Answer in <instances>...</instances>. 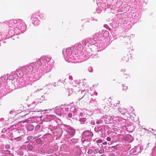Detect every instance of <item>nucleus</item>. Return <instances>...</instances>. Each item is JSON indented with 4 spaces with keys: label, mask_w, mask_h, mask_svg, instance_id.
I'll return each instance as SVG.
<instances>
[{
    "label": "nucleus",
    "mask_w": 156,
    "mask_h": 156,
    "mask_svg": "<svg viewBox=\"0 0 156 156\" xmlns=\"http://www.w3.org/2000/svg\"><path fill=\"white\" fill-rule=\"evenodd\" d=\"M62 128L67 133V134L66 135V138H70L74 135L75 130L71 128L69 125H63L62 126Z\"/></svg>",
    "instance_id": "nucleus-1"
},
{
    "label": "nucleus",
    "mask_w": 156,
    "mask_h": 156,
    "mask_svg": "<svg viewBox=\"0 0 156 156\" xmlns=\"http://www.w3.org/2000/svg\"><path fill=\"white\" fill-rule=\"evenodd\" d=\"M77 112L76 115L81 118L86 117L89 112V111L86 109H83L82 110L80 108H79Z\"/></svg>",
    "instance_id": "nucleus-2"
},
{
    "label": "nucleus",
    "mask_w": 156,
    "mask_h": 156,
    "mask_svg": "<svg viewBox=\"0 0 156 156\" xmlns=\"http://www.w3.org/2000/svg\"><path fill=\"white\" fill-rule=\"evenodd\" d=\"M93 133L89 131H84L82 134V137L83 138L91 139V138L93 136Z\"/></svg>",
    "instance_id": "nucleus-3"
},
{
    "label": "nucleus",
    "mask_w": 156,
    "mask_h": 156,
    "mask_svg": "<svg viewBox=\"0 0 156 156\" xmlns=\"http://www.w3.org/2000/svg\"><path fill=\"white\" fill-rule=\"evenodd\" d=\"M91 140V139H87L82 138L81 140L82 141L83 145L85 147H89L90 144V141Z\"/></svg>",
    "instance_id": "nucleus-4"
},
{
    "label": "nucleus",
    "mask_w": 156,
    "mask_h": 156,
    "mask_svg": "<svg viewBox=\"0 0 156 156\" xmlns=\"http://www.w3.org/2000/svg\"><path fill=\"white\" fill-rule=\"evenodd\" d=\"M79 108H77V107L73 106L70 108V111L71 112L73 113V115H76L78 110Z\"/></svg>",
    "instance_id": "nucleus-5"
},
{
    "label": "nucleus",
    "mask_w": 156,
    "mask_h": 156,
    "mask_svg": "<svg viewBox=\"0 0 156 156\" xmlns=\"http://www.w3.org/2000/svg\"><path fill=\"white\" fill-rule=\"evenodd\" d=\"M112 119V117L109 116L105 115V116L102 117V119L103 120L104 122L106 123H108V122Z\"/></svg>",
    "instance_id": "nucleus-6"
},
{
    "label": "nucleus",
    "mask_w": 156,
    "mask_h": 156,
    "mask_svg": "<svg viewBox=\"0 0 156 156\" xmlns=\"http://www.w3.org/2000/svg\"><path fill=\"white\" fill-rule=\"evenodd\" d=\"M73 152L76 155H78L80 154L81 153L80 148L79 147H75L73 150Z\"/></svg>",
    "instance_id": "nucleus-7"
},
{
    "label": "nucleus",
    "mask_w": 156,
    "mask_h": 156,
    "mask_svg": "<svg viewBox=\"0 0 156 156\" xmlns=\"http://www.w3.org/2000/svg\"><path fill=\"white\" fill-rule=\"evenodd\" d=\"M119 112L122 114H125L127 112V110L124 107H120L118 108Z\"/></svg>",
    "instance_id": "nucleus-8"
},
{
    "label": "nucleus",
    "mask_w": 156,
    "mask_h": 156,
    "mask_svg": "<svg viewBox=\"0 0 156 156\" xmlns=\"http://www.w3.org/2000/svg\"><path fill=\"white\" fill-rule=\"evenodd\" d=\"M26 70L30 73H31L33 71V68L30 65H27L25 67Z\"/></svg>",
    "instance_id": "nucleus-9"
},
{
    "label": "nucleus",
    "mask_w": 156,
    "mask_h": 156,
    "mask_svg": "<svg viewBox=\"0 0 156 156\" xmlns=\"http://www.w3.org/2000/svg\"><path fill=\"white\" fill-rule=\"evenodd\" d=\"M16 74L18 76L22 77L23 76V73L21 70H19L16 72Z\"/></svg>",
    "instance_id": "nucleus-10"
},
{
    "label": "nucleus",
    "mask_w": 156,
    "mask_h": 156,
    "mask_svg": "<svg viewBox=\"0 0 156 156\" xmlns=\"http://www.w3.org/2000/svg\"><path fill=\"white\" fill-rule=\"evenodd\" d=\"M98 151H99V149L98 148L94 149L93 151V153L94 154H92L91 156H95L94 154L98 153Z\"/></svg>",
    "instance_id": "nucleus-11"
},
{
    "label": "nucleus",
    "mask_w": 156,
    "mask_h": 156,
    "mask_svg": "<svg viewBox=\"0 0 156 156\" xmlns=\"http://www.w3.org/2000/svg\"><path fill=\"white\" fill-rule=\"evenodd\" d=\"M79 121L81 124H83L86 122V119L85 118H81L79 119Z\"/></svg>",
    "instance_id": "nucleus-12"
},
{
    "label": "nucleus",
    "mask_w": 156,
    "mask_h": 156,
    "mask_svg": "<svg viewBox=\"0 0 156 156\" xmlns=\"http://www.w3.org/2000/svg\"><path fill=\"white\" fill-rule=\"evenodd\" d=\"M27 147L28 150L30 151H32L33 148V146L32 145L29 144L27 145Z\"/></svg>",
    "instance_id": "nucleus-13"
},
{
    "label": "nucleus",
    "mask_w": 156,
    "mask_h": 156,
    "mask_svg": "<svg viewBox=\"0 0 156 156\" xmlns=\"http://www.w3.org/2000/svg\"><path fill=\"white\" fill-rule=\"evenodd\" d=\"M51 59V57L50 56H46L45 58L44 59V60H45L46 61H47L48 62H49Z\"/></svg>",
    "instance_id": "nucleus-14"
},
{
    "label": "nucleus",
    "mask_w": 156,
    "mask_h": 156,
    "mask_svg": "<svg viewBox=\"0 0 156 156\" xmlns=\"http://www.w3.org/2000/svg\"><path fill=\"white\" fill-rule=\"evenodd\" d=\"M103 122H104V120L102 119V118L101 119L97 120L96 121V123L98 124H99L102 123Z\"/></svg>",
    "instance_id": "nucleus-15"
},
{
    "label": "nucleus",
    "mask_w": 156,
    "mask_h": 156,
    "mask_svg": "<svg viewBox=\"0 0 156 156\" xmlns=\"http://www.w3.org/2000/svg\"><path fill=\"white\" fill-rule=\"evenodd\" d=\"M88 42V39H85L83 41L82 44L83 45H86V44Z\"/></svg>",
    "instance_id": "nucleus-16"
},
{
    "label": "nucleus",
    "mask_w": 156,
    "mask_h": 156,
    "mask_svg": "<svg viewBox=\"0 0 156 156\" xmlns=\"http://www.w3.org/2000/svg\"><path fill=\"white\" fill-rule=\"evenodd\" d=\"M22 139V138L21 136H19L16 138H14V140L16 141H19L20 140Z\"/></svg>",
    "instance_id": "nucleus-17"
},
{
    "label": "nucleus",
    "mask_w": 156,
    "mask_h": 156,
    "mask_svg": "<svg viewBox=\"0 0 156 156\" xmlns=\"http://www.w3.org/2000/svg\"><path fill=\"white\" fill-rule=\"evenodd\" d=\"M107 151L109 152H111L113 151L111 147H109L107 149Z\"/></svg>",
    "instance_id": "nucleus-18"
},
{
    "label": "nucleus",
    "mask_w": 156,
    "mask_h": 156,
    "mask_svg": "<svg viewBox=\"0 0 156 156\" xmlns=\"http://www.w3.org/2000/svg\"><path fill=\"white\" fill-rule=\"evenodd\" d=\"M93 152V151L91 149H90L87 152V153L89 154H90Z\"/></svg>",
    "instance_id": "nucleus-19"
},
{
    "label": "nucleus",
    "mask_w": 156,
    "mask_h": 156,
    "mask_svg": "<svg viewBox=\"0 0 156 156\" xmlns=\"http://www.w3.org/2000/svg\"><path fill=\"white\" fill-rule=\"evenodd\" d=\"M34 128V126L32 125H30L29 126L28 129L30 130H33Z\"/></svg>",
    "instance_id": "nucleus-20"
},
{
    "label": "nucleus",
    "mask_w": 156,
    "mask_h": 156,
    "mask_svg": "<svg viewBox=\"0 0 156 156\" xmlns=\"http://www.w3.org/2000/svg\"><path fill=\"white\" fill-rule=\"evenodd\" d=\"M111 147L114 151H115L114 150H117V148H118L117 146H113Z\"/></svg>",
    "instance_id": "nucleus-21"
},
{
    "label": "nucleus",
    "mask_w": 156,
    "mask_h": 156,
    "mask_svg": "<svg viewBox=\"0 0 156 156\" xmlns=\"http://www.w3.org/2000/svg\"><path fill=\"white\" fill-rule=\"evenodd\" d=\"M48 151L49 153H52L54 152V150L52 149H48Z\"/></svg>",
    "instance_id": "nucleus-22"
},
{
    "label": "nucleus",
    "mask_w": 156,
    "mask_h": 156,
    "mask_svg": "<svg viewBox=\"0 0 156 156\" xmlns=\"http://www.w3.org/2000/svg\"><path fill=\"white\" fill-rule=\"evenodd\" d=\"M104 150L103 149H101L100 150L99 149V151H98V152L100 154L103 153H104Z\"/></svg>",
    "instance_id": "nucleus-23"
},
{
    "label": "nucleus",
    "mask_w": 156,
    "mask_h": 156,
    "mask_svg": "<svg viewBox=\"0 0 156 156\" xmlns=\"http://www.w3.org/2000/svg\"><path fill=\"white\" fill-rule=\"evenodd\" d=\"M33 136H30L27 137V139L28 140H33L34 139H32L33 138Z\"/></svg>",
    "instance_id": "nucleus-24"
},
{
    "label": "nucleus",
    "mask_w": 156,
    "mask_h": 156,
    "mask_svg": "<svg viewBox=\"0 0 156 156\" xmlns=\"http://www.w3.org/2000/svg\"><path fill=\"white\" fill-rule=\"evenodd\" d=\"M119 101H117L116 103H115L114 104V105L115 106H117V105L119 104Z\"/></svg>",
    "instance_id": "nucleus-25"
},
{
    "label": "nucleus",
    "mask_w": 156,
    "mask_h": 156,
    "mask_svg": "<svg viewBox=\"0 0 156 156\" xmlns=\"http://www.w3.org/2000/svg\"><path fill=\"white\" fill-rule=\"evenodd\" d=\"M10 147V146L8 145H6L5 146V148L6 149H9Z\"/></svg>",
    "instance_id": "nucleus-26"
},
{
    "label": "nucleus",
    "mask_w": 156,
    "mask_h": 156,
    "mask_svg": "<svg viewBox=\"0 0 156 156\" xmlns=\"http://www.w3.org/2000/svg\"><path fill=\"white\" fill-rule=\"evenodd\" d=\"M102 142V140H101V139H99V140H97L96 141V142L97 143H101Z\"/></svg>",
    "instance_id": "nucleus-27"
},
{
    "label": "nucleus",
    "mask_w": 156,
    "mask_h": 156,
    "mask_svg": "<svg viewBox=\"0 0 156 156\" xmlns=\"http://www.w3.org/2000/svg\"><path fill=\"white\" fill-rule=\"evenodd\" d=\"M72 114L71 113H69L68 115V117L69 118H71L72 117Z\"/></svg>",
    "instance_id": "nucleus-28"
},
{
    "label": "nucleus",
    "mask_w": 156,
    "mask_h": 156,
    "mask_svg": "<svg viewBox=\"0 0 156 156\" xmlns=\"http://www.w3.org/2000/svg\"><path fill=\"white\" fill-rule=\"evenodd\" d=\"M106 140L108 141H110L111 140V139L110 137H107L106 138Z\"/></svg>",
    "instance_id": "nucleus-29"
},
{
    "label": "nucleus",
    "mask_w": 156,
    "mask_h": 156,
    "mask_svg": "<svg viewBox=\"0 0 156 156\" xmlns=\"http://www.w3.org/2000/svg\"><path fill=\"white\" fill-rule=\"evenodd\" d=\"M6 134H7V133H5V134H2L1 135L2 137H3V138H5L6 137Z\"/></svg>",
    "instance_id": "nucleus-30"
},
{
    "label": "nucleus",
    "mask_w": 156,
    "mask_h": 156,
    "mask_svg": "<svg viewBox=\"0 0 156 156\" xmlns=\"http://www.w3.org/2000/svg\"><path fill=\"white\" fill-rule=\"evenodd\" d=\"M5 152L7 154H9L10 153V151L9 150H6L5 151Z\"/></svg>",
    "instance_id": "nucleus-31"
},
{
    "label": "nucleus",
    "mask_w": 156,
    "mask_h": 156,
    "mask_svg": "<svg viewBox=\"0 0 156 156\" xmlns=\"http://www.w3.org/2000/svg\"><path fill=\"white\" fill-rule=\"evenodd\" d=\"M109 156H115V155L113 153H111L109 154Z\"/></svg>",
    "instance_id": "nucleus-32"
},
{
    "label": "nucleus",
    "mask_w": 156,
    "mask_h": 156,
    "mask_svg": "<svg viewBox=\"0 0 156 156\" xmlns=\"http://www.w3.org/2000/svg\"><path fill=\"white\" fill-rule=\"evenodd\" d=\"M41 142V140L40 139H38L37 140L36 142L37 143H40Z\"/></svg>",
    "instance_id": "nucleus-33"
},
{
    "label": "nucleus",
    "mask_w": 156,
    "mask_h": 156,
    "mask_svg": "<svg viewBox=\"0 0 156 156\" xmlns=\"http://www.w3.org/2000/svg\"><path fill=\"white\" fill-rule=\"evenodd\" d=\"M36 112L35 111H34L33 108H31L30 109V111H29V113H30V112Z\"/></svg>",
    "instance_id": "nucleus-34"
},
{
    "label": "nucleus",
    "mask_w": 156,
    "mask_h": 156,
    "mask_svg": "<svg viewBox=\"0 0 156 156\" xmlns=\"http://www.w3.org/2000/svg\"><path fill=\"white\" fill-rule=\"evenodd\" d=\"M37 101L38 102H35V103H36V104H37L38 103V102H39L40 103H41V101H40V100H41L39 98H37Z\"/></svg>",
    "instance_id": "nucleus-35"
},
{
    "label": "nucleus",
    "mask_w": 156,
    "mask_h": 156,
    "mask_svg": "<svg viewBox=\"0 0 156 156\" xmlns=\"http://www.w3.org/2000/svg\"><path fill=\"white\" fill-rule=\"evenodd\" d=\"M91 124L92 125H94L95 124V122L94 121H91Z\"/></svg>",
    "instance_id": "nucleus-36"
},
{
    "label": "nucleus",
    "mask_w": 156,
    "mask_h": 156,
    "mask_svg": "<svg viewBox=\"0 0 156 156\" xmlns=\"http://www.w3.org/2000/svg\"><path fill=\"white\" fill-rule=\"evenodd\" d=\"M107 144V142L106 141H105L102 143L103 145H106Z\"/></svg>",
    "instance_id": "nucleus-37"
},
{
    "label": "nucleus",
    "mask_w": 156,
    "mask_h": 156,
    "mask_svg": "<svg viewBox=\"0 0 156 156\" xmlns=\"http://www.w3.org/2000/svg\"><path fill=\"white\" fill-rule=\"evenodd\" d=\"M127 87H126V86H124L123 87V89L126 90V89H127Z\"/></svg>",
    "instance_id": "nucleus-38"
},
{
    "label": "nucleus",
    "mask_w": 156,
    "mask_h": 156,
    "mask_svg": "<svg viewBox=\"0 0 156 156\" xmlns=\"http://www.w3.org/2000/svg\"><path fill=\"white\" fill-rule=\"evenodd\" d=\"M65 110L66 112H68L69 111V108H65Z\"/></svg>",
    "instance_id": "nucleus-39"
},
{
    "label": "nucleus",
    "mask_w": 156,
    "mask_h": 156,
    "mask_svg": "<svg viewBox=\"0 0 156 156\" xmlns=\"http://www.w3.org/2000/svg\"><path fill=\"white\" fill-rule=\"evenodd\" d=\"M6 130L5 129H3L2 131V133H5V132Z\"/></svg>",
    "instance_id": "nucleus-40"
},
{
    "label": "nucleus",
    "mask_w": 156,
    "mask_h": 156,
    "mask_svg": "<svg viewBox=\"0 0 156 156\" xmlns=\"http://www.w3.org/2000/svg\"><path fill=\"white\" fill-rule=\"evenodd\" d=\"M13 113H15V112H12V111H11L9 112V113L10 114H12Z\"/></svg>",
    "instance_id": "nucleus-41"
},
{
    "label": "nucleus",
    "mask_w": 156,
    "mask_h": 156,
    "mask_svg": "<svg viewBox=\"0 0 156 156\" xmlns=\"http://www.w3.org/2000/svg\"><path fill=\"white\" fill-rule=\"evenodd\" d=\"M107 34L108 35V31H105V32L104 33V34Z\"/></svg>",
    "instance_id": "nucleus-42"
},
{
    "label": "nucleus",
    "mask_w": 156,
    "mask_h": 156,
    "mask_svg": "<svg viewBox=\"0 0 156 156\" xmlns=\"http://www.w3.org/2000/svg\"><path fill=\"white\" fill-rule=\"evenodd\" d=\"M29 113H27V114H25V115H24V116L26 115H28V114H29Z\"/></svg>",
    "instance_id": "nucleus-43"
},
{
    "label": "nucleus",
    "mask_w": 156,
    "mask_h": 156,
    "mask_svg": "<svg viewBox=\"0 0 156 156\" xmlns=\"http://www.w3.org/2000/svg\"><path fill=\"white\" fill-rule=\"evenodd\" d=\"M47 111V110H44V111Z\"/></svg>",
    "instance_id": "nucleus-44"
},
{
    "label": "nucleus",
    "mask_w": 156,
    "mask_h": 156,
    "mask_svg": "<svg viewBox=\"0 0 156 156\" xmlns=\"http://www.w3.org/2000/svg\"><path fill=\"white\" fill-rule=\"evenodd\" d=\"M131 108H132V109H133V108H132V107H131ZM132 111H134V110H133H133H132Z\"/></svg>",
    "instance_id": "nucleus-45"
},
{
    "label": "nucleus",
    "mask_w": 156,
    "mask_h": 156,
    "mask_svg": "<svg viewBox=\"0 0 156 156\" xmlns=\"http://www.w3.org/2000/svg\"><path fill=\"white\" fill-rule=\"evenodd\" d=\"M23 152H22V154H23Z\"/></svg>",
    "instance_id": "nucleus-46"
},
{
    "label": "nucleus",
    "mask_w": 156,
    "mask_h": 156,
    "mask_svg": "<svg viewBox=\"0 0 156 156\" xmlns=\"http://www.w3.org/2000/svg\"><path fill=\"white\" fill-rule=\"evenodd\" d=\"M26 156V155H24V156Z\"/></svg>",
    "instance_id": "nucleus-47"
}]
</instances>
